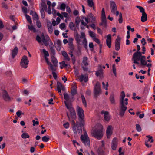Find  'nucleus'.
I'll return each instance as SVG.
<instances>
[{
	"label": "nucleus",
	"mask_w": 155,
	"mask_h": 155,
	"mask_svg": "<svg viewBox=\"0 0 155 155\" xmlns=\"http://www.w3.org/2000/svg\"><path fill=\"white\" fill-rule=\"evenodd\" d=\"M146 59V57L145 56L141 55V53L139 52H137L133 55L132 58V60L133 61L134 63L138 64L139 63L138 61L140 60L141 65H146L147 67L150 68L152 66V64L151 63L147 64Z\"/></svg>",
	"instance_id": "f257e3e1"
},
{
	"label": "nucleus",
	"mask_w": 155,
	"mask_h": 155,
	"mask_svg": "<svg viewBox=\"0 0 155 155\" xmlns=\"http://www.w3.org/2000/svg\"><path fill=\"white\" fill-rule=\"evenodd\" d=\"M146 59V57L145 56L141 55V53L139 52H137L133 55L132 58V60L133 61L134 63L138 64L139 63L138 61L140 60L141 65H146L147 67L150 68L152 66V64L151 63L147 64Z\"/></svg>",
	"instance_id": "f03ea898"
},
{
	"label": "nucleus",
	"mask_w": 155,
	"mask_h": 155,
	"mask_svg": "<svg viewBox=\"0 0 155 155\" xmlns=\"http://www.w3.org/2000/svg\"><path fill=\"white\" fill-rule=\"evenodd\" d=\"M126 95L124 92L122 91L120 94V115L123 116L127 109L126 106L128 104V99L125 98Z\"/></svg>",
	"instance_id": "7ed1b4c3"
},
{
	"label": "nucleus",
	"mask_w": 155,
	"mask_h": 155,
	"mask_svg": "<svg viewBox=\"0 0 155 155\" xmlns=\"http://www.w3.org/2000/svg\"><path fill=\"white\" fill-rule=\"evenodd\" d=\"M92 136L98 140L101 139L103 135V127L100 124H96L91 131Z\"/></svg>",
	"instance_id": "20e7f679"
},
{
	"label": "nucleus",
	"mask_w": 155,
	"mask_h": 155,
	"mask_svg": "<svg viewBox=\"0 0 155 155\" xmlns=\"http://www.w3.org/2000/svg\"><path fill=\"white\" fill-rule=\"evenodd\" d=\"M64 99L66 101L64 103L67 108L70 111V114L67 113L68 117L69 118L72 117L73 118H75L76 117V113L72 107L71 103L69 102V96L66 93H64Z\"/></svg>",
	"instance_id": "39448f33"
},
{
	"label": "nucleus",
	"mask_w": 155,
	"mask_h": 155,
	"mask_svg": "<svg viewBox=\"0 0 155 155\" xmlns=\"http://www.w3.org/2000/svg\"><path fill=\"white\" fill-rule=\"evenodd\" d=\"M69 120L71 121V124L73 126V130L74 133L75 134L78 133L79 134H81L82 132V125H83L84 124V122L83 124H79L78 122H77L75 124V122L74 120L76 118V117L75 118H73L72 117H71L70 118L68 117Z\"/></svg>",
	"instance_id": "423d86ee"
},
{
	"label": "nucleus",
	"mask_w": 155,
	"mask_h": 155,
	"mask_svg": "<svg viewBox=\"0 0 155 155\" xmlns=\"http://www.w3.org/2000/svg\"><path fill=\"white\" fill-rule=\"evenodd\" d=\"M43 52L44 54V58L47 64L49 66L51 70H55L54 68V66L49 61L48 57L49 56V54L48 52L45 49H43Z\"/></svg>",
	"instance_id": "0eeeda50"
},
{
	"label": "nucleus",
	"mask_w": 155,
	"mask_h": 155,
	"mask_svg": "<svg viewBox=\"0 0 155 155\" xmlns=\"http://www.w3.org/2000/svg\"><path fill=\"white\" fill-rule=\"evenodd\" d=\"M81 140L82 142L86 145L90 146V140L87 133L85 132L84 134L81 136Z\"/></svg>",
	"instance_id": "6e6552de"
},
{
	"label": "nucleus",
	"mask_w": 155,
	"mask_h": 155,
	"mask_svg": "<svg viewBox=\"0 0 155 155\" xmlns=\"http://www.w3.org/2000/svg\"><path fill=\"white\" fill-rule=\"evenodd\" d=\"M77 111L78 114L80 118V120L81 122L82 123V124H83L84 121L83 120L84 117V111L82 108H80L79 107H77Z\"/></svg>",
	"instance_id": "1a4fd4ad"
},
{
	"label": "nucleus",
	"mask_w": 155,
	"mask_h": 155,
	"mask_svg": "<svg viewBox=\"0 0 155 155\" xmlns=\"http://www.w3.org/2000/svg\"><path fill=\"white\" fill-rule=\"evenodd\" d=\"M104 144V141H101V145L98 149L97 151L99 155H106V153L105 151Z\"/></svg>",
	"instance_id": "9d476101"
},
{
	"label": "nucleus",
	"mask_w": 155,
	"mask_h": 155,
	"mask_svg": "<svg viewBox=\"0 0 155 155\" xmlns=\"http://www.w3.org/2000/svg\"><path fill=\"white\" fill-rule=\"evenodd\" d=\"M101 90L100 83L97 81L94 87V91L95 94L96 95H99L101 93Z\"/></svg>",
	"instance_id": "9b49d317"
},
{
	"label": "nucleus",
	"mask_w": 155,
	"mask_h": 155,
	"mask_svg": "<svg viewBox=\"0 0 155 155\" xmlns=\"http://www.w3.org/2000/svg\"><path fill=\"white\" fill-rule=\"evenodd\" d=\"M29 62V61L27 57L26 56H24L21 60L20 62V65L21 67L24 68H26L28 66V64Z\"/></svg>",
	"instance_id": "f8f14e48"
},
{
	"label": "nucleus",
	"mask_w": 155,
	"mask_h": 155,
	"mask_svg": "<svg viewBox=\"0 0 155 155\" xmlns=\"http://www.w3.org/2000/svg\"><path fill=\"white\" fill-rule=\"evenodd\" d=\"M110 7L111 12L114 14H116V16H118L119 15V12L117 11V8L115 2L113 1L110 2Z\"/></svg>",
	"instance_id": "ddd939ff"
},
{
	"label": "nucleus",
	"mask_w": 155,
	"mask_h": 155,
	"mask_svg": "<svg viewBox=\"0 0 155 155\" xmlns=\"http://www.w3.org/2000/svg\"><path fill=\"white\" fill-rule=\"evenodd\" d=\"M103 73L102 69V67L100 65L98 66V70L96 71V75L100 79H102L103 78Z\"/></svg>",
	"instance_id": "4468645a"
},
{
	"label": "nucleus",
	"mask_w": 155,
	"mask_h": 155,
	"mask_svg": "<svg viewBox=\"0 0 155 155\" xmlns=\"http://www.w3.org/2000/svg\"><path fill=\"white\" fill-rule=\"evenodd\" d=\"M101 19L102 21V25H105L106 23V18L104 8H103L102 10Z\"/></svg>",
	"instance_id": "2eb2a0df"
},
{
	"label": "nucleus",
	"mask_w": 155,
	"mask_h": 155,
	"mask_svg": "<svg viewBox=\"0 0 155 155\" xmlns=\"http://www.w3.org/2000/svg\"><path fill=\"white\" fill-rule=\"evenodd\" d=\"M113 130V127L111 125L108 126L107 127L106 133L107 136L108 138H109L112 134Z\"/></svg>",
	"instance_id": "dca6fc26"
},
{
	"label": "nucleus",
	"mask_w": 155,
	"mask_h": 155,
	"mask_svg": "<svg viewBox=\"0 0 155 155\" xmlns=\"http://www.w3.org/2000/svg\"><path fill=\"white\" fill-rule=\"evenodd\" d=\"M120 38L118 36L115 40V49L118 51L120 49Z\"/></svg>",
	"instance_id": "f3484780"
},
{
	"label": "nucleus",
	"mask_w": 155,
	"mask_h": 155,
	"mask_svg": "<svg viewBox=\"0 0 155 155\" xmlns=\"http://www.w3.org/2000/svg\"><path fill=\"white\" fill-rule=\"evenodd\" d=\"M118 144V140L116 138H114L112 140L111 144L112 149L113 150H115L117 147Z\"/></svg>",
	"instance_id": "a211bd4d"
},
{
	"label": "nucleus",
	"mask_w": 155,
	"mask_h": 155,
	"mask_svg": "<svg viewBox=\"0 0 155 155\" xmlns=\"http://www.w3.org/2000/svg\"><path fill=\"white\" fill-rule=\"evenodd\" d=\"M101 113L104 114V120L107 122L109 121L110 119L111 116L110 115L109 112L107 111H102Z\"/></svg>",
	"instance_id": "6ab92c4d"
},
{
	"label": "nucleus",
	"mask_w": 155,
	"mask_h": 155,
	"mask_svg": "<svg viewBox=\"0 0 155 155\" xmlns=\"http://www.w3.org/2000/svg\"><path fill=\"white\" fill-rule=\"evenodd\" d=\"M78 80L81 83H82L83 82H86L88 80L87 77L85 75L81 74L80 77H78Z\"/></svg>",
	"instance_id": "aec40b11"
},
{
	"label": "nucleus",
	"mask_w": 155,
	"mask_h": 155,
	"mask_svg": "<svg viewBox=\"0 0 155 155\" xmlns=\"http://www.w3.org/2000/svg\"><path fill=\"white\" fill-rule=\"evenodd\" d=\"M61 41L59 40H56L54 42L55 46L57 50L58 51H60L61 50Z\"/></svg>",
	"instance_id": "412c9836"
},
{
	"label": "nucleus",
	"mask_w": 155,
	"mask_h": 155,
	"mask_svg": "<svg viewBox=\"0 0 155 155\" xmlns=\"http://www.w3.org/2000/svg\"><path fill=\"white\" fill-rule=\"evenodd\" d=\"M111 42V37L110 34H108L107 37L106 44L109 48H110Z\"/></svg>",
	"instance_id": "4be33fe9"
},
{
	"label": "nucleus",
	"mask_w": 155,
	"mask_h": 155,
	"mask_svg": "<svg viewBox=\"0 0 155 155\" xmlns=\"http://www.w3.org/2000/svg\"><path fill=\"white\" fill-rule=\"evenodd\" d=\"M2 93L3 97L4 100L6 101H9L10 100V98L7 92L5 91H3Z\"/></svg>",
	"instance_id": "5701e85b"
},
{
	"label": "nucleus",
	"mask_w": 155,
	"mask_h": 155,
	"mask_svg": "<svg viewBox=\"0 0 155 155\" xmlns=\"http://www.w3.org/2000/svg\"><path fill=\"white\" fill-rule=\"evenodd\" d=\"M51 61L54 66H57L58 64L57 59L54 55L51 56Z\"/></svg>",
	"instance_id": "b1692460"
},
{
	"label": "nucleus",
	"mask_w": 155,
	"mask_h": 155,
	"mask_svg": "<svg viewBox=\"0 0 155 155\" xmlns=\"http://www.w3.org/2000/svg\"><path fill=\"white\" fill-rule=\"evenodd\" d=\"M74 36L75 39L78 43L80 45H81V44L80 39L81 37L76 31H75L74 32Z\"/></svg>",
	"instance_id": "393cba45"
},
{
	"label": "nucleus",
	"mask_w": 155,
	"mask_h": 155,
	"mask_svg": "<svg viewBox=\"0 0 155 155\" xmlns=\"http://www.w3.org/2000/svg\"><path fill=\"white\" fill-rule=\"evenodd\" d=\"M74 36L75 39L78 43L80 45H81V44L80 39L81 37L76 31H75L74 32Z\"/></svg>",
	"instance_id": "a878e982"
},
{
	"label": "nucleus",
	"mask_w": 155,
	"mask_h": 155,
	"mask_svg": "<svg viewBox=\"0 0 155 155\" xmlns=\"http://www.w3.org/2000/svg\"><path fill=\"white\" fill-rule=\"evenodd\" d=\"M87 2L88 6L90 7L93 8V10H94L95 8L93 0H87Z\"/></svg>",
	"instance_id": "bb28decb"
},
{
	"label": "nucleus",
	"mask_w": 155,
	"mask_h": 155,
	"mask_svg": "<svg viewBox=\"0 0 155 155\" xmlns=\"http://www.w3.org/2000/svg\"><path fill=\"white\" fill-rule=\"evenodd\" d=\"M48 30L50 34H51L53 32L51 22H48L47 23Z\"/></svg>",
	"instance_id": "cd10ccee"
},
{
	"label": "nucleus",
	"mask_w": 155,
	"mask_h": 155,
	"mask_svg": "<svg viewBox=\"0 0 155 155\" xmlns=\"http://www.w3.org/2000/svg\"><path fill=\"white\" fill-rule=\"evenodd\" d=\"M110 101V103L113 104H116L115 97L113 94H111L109 98Z\"/></svg>",
	"instance_id": "c85d7f7f"
},
{
	"label": "nucleus",
	"mask_w": 155,
	"mask_h": 155,
	"mask_svg": "<svg viewBox=\"0 0 155 155\" xmlns=\"http://www.w3.org/2000/svg\"><path fill=\"white\" fill-rule=\"evenodd\" d=\"M18 48L17 47H15L14 48L12 51V57L13 58L16 55L18 52Z\"/></svg>",
	"instance_id": "c756f323"
},
{
	"label": "nucleus",
	"mask_w": 155,
	"mask_h": 155,
	"mask_svg": "<svg viewBox=\"0 0 155 155\" xmlns=\"http://www.w3.org/2000/svg\"><path fill=\"white\" fill-rule=\"evenodd\" d=\"M61 52L63 56L64 57L65 60L68 61H69L70 60V58L66 52L64 51H61Z\"/></svg>",
	"instance_id": "7c9ffc66"
},
{
	"label": "nucleus",
	"mask_w": 155,
	"mask_h": 155,
	"mask_svg": "<svg viewBox=\"0 0 155 155\" xmlns=\"http://www.w3.org/2000/svg\"><path fill=\"white\" fill-rule=\"evenodd\" d=\"M147 19V17L146 14L145 13L142 14V16L141 18V21L143 22H144Z\"/></svg>",
	"instance_id": "2f4dec72"
},
{
	"label": "nucleus",
	"mask_w": 155,
	"mask_h": 155,
	"mask_svg": "<svg viewBox=\"0 0 155 155\" xmlns=\"http://www.w3.org/2000/svg\"><path fill=\"white\" fill-rule=\"evenodd\" d=\"M40 37L41 38V40H42V42L45 45H47L48 42L47 40L45 39L44 35L43 34H42L41 35Z\"/></svg>",
	"instance_id": "473e14b6"
},
{
	"label": "nucleus",
	"mask_w": 155,
	"mask_h": 155,
	"mask_svg": "<svg viewBox=\"0 0 155 155\" xmlns=\"http://www.w3.org/2000/svg\"><path fill=\"white\" fill-rule=\"evenodd\" d=\"M57 88H59L62 91H64L65 89L64 86L62 85L61 83L59 82H57Z\"/></svg>",
	"instance_id": "72a5a7b5"
},
{
	"label": "nucleus",
	"mask_w": 155,
	"mask_h": 155,
	"mask_svg": "<svg viewBox=\"0 0 155 155\" xmlns=\"http://www.w3.org/2000/svg\"><path fill=\"white\" fill-rule=\"evenodd\" d=\"M83 64L85 66L88 65V63L87 61V58L86 57H84L83 59Z\"/></svg>",
	"instance_id": "f704fd0d"
},
{
	"label": "nucleus",
	"mask_w": 155,
	"mask_h": 155,
	"mask_svg": "<svg viewBox=\"0 0 155 155\" xmlns=\"http://www.w3.org/2000/svg\"><path fill=\"white\" fill-rule=\"evenodd\" d=\"M49 140V136L48 135L45 136L42 138V140L44 142H47Z\"/></svg>",
	"instance_id": "c9c22d12"
},
{
	"label": "nucleus",
	"mask_w": 155,
	"mask_h": 155,
	"mask_svg": "<svg viewBox=\"0 0 155 155\" xmlns=\"http://www.w3.org/2000/svg\"><path fill=\"white\" fill-rule=\"evenodd\" d=\"M31 25H28V29L31 31H32L34 32H35L36 31V29L33 26V25H32V24Z\"/></svg>",
	"instance_id": "e433bc0d"
},
{
	"label": "nucleus",
	"mask_w": 155,
	"mask_h": 155,
	"mask_svg": "<svg viewBox=\"0 0 155 155\" xmlns=\"http://www.w3.org/2000/svg\"><path fill=\"white\" fill-rule=\"evenodd\" d=\"M21 137L23 139H25L26 138H29V136L28 134L26 133H23L21 135Z\"/></svg>",
	"instance_id": "4c0bfd02"
},
{
	"label": "nucleus",
	"mask_w": 155,
	"mask_h": 155,
	"mask_svg": "<svg viewBox=\"0 0 155 155\" xmlns=\"http://www.w3.org/2000/svg\"><path fill=\"white\" fill-rule=\"evenodd\" d=\"M81 19L79 17H78L75 18V23L77 25H78L80 23L81 21Z\"/></svg>",
	"instance_id": "58836bf2"
},
{
	"label": "nucleus",
	"mask_w": 155,
	"mask_h": 155,
	"mask_svg": "<svg viewBox=\"0 0 155 155\" xmlns=\"http://www.w3.org/2000/svg\"><path fill=\"white\" fill-rule=\"evenodd\" d=\"M76 87L75 85L73 87V88L71 90V94L72 95H74L76 94Z\"/></svg>",
	"instance_id": "ea45409f"
},
{
	"label": "nucleus",
	"mask_w": 155,
	"mask_h": 155,
	"mask_svg": "<svg viewBox=\"0 0 155 155\" xmlns=\"http://www.w3.org/2000/svg\"><path fill=\"white\" fill-rule=\"evenodd\" d=\"M59 64L61 65L60 67L61 69H62L63 68L67 66V64H66L64 61H63L61 62H60Z\"/></svg>",
	"instance_id": "a19ab883"
},
{
	"label": "nucleus",
	"mask_w": 155,
	"mask_h": 155,
	"mask_svg": "<svg viewBox=\"0 0 155 155\" xmlns=\"http://www.w3.org/2000/svg\"><path fill=\"white\" fill-rule=\"evenodd\" d=\"M74 24L72 22H70L69 25V28L72 30H74L75 29Z\"/></svg>",
	"instance_id": "79ce46f5"
},
{
	"label": "nucleus",
	"mask_w": 155,
	"mask_h": 155,
	"mask_svg": "<svg viewBox=\"0 0 155 155\" xmlns=\"http://www.w3.org/2000/svg\"><path fill=\"white\" fill-rule=\"evenodd\" d=\"M146 137L149 138L148 140L147 141H148V142L150 143H153V139L152 137L150 135H147L146 136Z\"/></svg>",
	"instance_id": "37998d69"
},
{
	"label": "nucleus",
	"mask_w": 155,
	"mask_h": 155,
	"mask_svg": "<svg viewBox=\"0 0 155 155\" xmlns=\"http://www.w3.org/2000/svg\"><path fill=\"white\" fill-rule=\"evenodd\" d=\"M88 32L90 36L91 37L93 38L96 37L95 34L93 31H89Z\"/></svg>",
	"instance_id": "c03bdc74"
},
{
	"label": "nucleus",
	"mask_w": 155,
	"mask_h": 155,
	"mask_svg": "<svg viewBox=\"0 0 155 155\" xmlns=\"http://www.w3.org/2000/svg\"><path fill=\"white\" fill-rule=\"evenodd\" d=\"M60 28L62 30H64L65 29L66 25L64 23H62L59 25Z\"/></svg>",
	"instance_id": "a18cd8bd"
},
{
	"label": "nucleus",
	"mask_w": 155,
	"mask_h": 155,
	"mask_svg": "<svg viewBox=\"0 0 155 155\" xmlns=\"http://www.w3.org/2000/svg\"><path fill=\"white\" fill-rule=\"evenodd\" d=\"M136 7L140 10V11L142 13V14L145 13L144 9L142 7L139 6H137Z\"/></svg>",
	"instance_id": "49530a36"
},
{
	"label": "nucleus",
	"mask_w": 155,
	"mask_h": 155,
	"mask_svg": "<svg viewBox=\"0 0 155 155\" xmlns=\"http://www.w3.org/2000/svg\"><path fill=\"white\" fill-rule=\"evenodd\" d=\"M32 16L33 19L35 20H36L37 21L38 20V17L37 15L36 14V13L35 12L33 13V12H32Z\"/></svg>",
	"instance_id": "de8ad7c7"
},
{
	"label": "nucleus",
	"mask_w": 155,
	"mask_h": 155,
	"mask_svg": "<svg viewBox=\"0 0 155 155\" xmlns=\"http://www.w3.org/2000/svg\"><path fill=\"white\" fill-rule=\"evenodd\" d=\"M136 130L137 131L139 132L141 131L142 129L140 125L138 124H136Z\"/></svg>",
	"instance_id": "09e8293b"
},
{
	"label": "nucleus",
	"mask_w": 155,
	"mask_h": 155,
	"mask_svg": "<svg viewBox=\"0 0 155 155\" xmlns=\"http://www.w3.org/2000/svg\"><path fill=\"white\" fill-rule=\"evenodd\" d=\"M25 16L27 20L29 22L30 24H32V21L30 16L27 15H26Z\"/></svg>",
	"instance_id": "8fccbe9b"
},
{
	"label": "nucleus",
	"mask_w": 155,
	"mask_h": 155,
	"mask_svg": "<svg viewBox=\"0 0 155 155\" xmlns=\"http://www.w3.org/2000/svg\"><path fill=\"white\" fill-rule=\"evenodd\" d=\"M89 16L91 18L92 22H93L95 21V17L92 13H90L89 15Z\"/></svg>",
	"instance_id": "3c124183"
},
{
	"label": "nucleus",
	"mask_w": 155,
	"mask_h": 155,
	"mask_svg": "<svg viewBox=\"0 0 155 155\" xmlns=\"http://www.w3.org/2000/svg\"><path fill=\"white\" fill-rule=\"evenodd\" d=\"M81 99L82 100V103L84 104V105L85 106H86V103L85 101V98L84 97L83 95H82L81 96Z\"/></svg>",
	"instance_id": "603ef678"
},
{
	"label": "nucleus",
	"mask_w": 155,
	"mask_h": 155,
	"mask_svg": "<svg viewBox=\"0 0 155 155\" xmlns=\"http://www.w3.org/2000/svg\"><path fill=\"white\" fill-rule=\"evenodd\" d=\"M81 44H83L85 46H87V41L86 39V38H83V41L82 42H81Z\"/></svg>",
	"instance_id": "864d4df0"
},
{
	"label": "nucleus",
	"mask_w": 155,
	"mask_h": 155,
	"mask_svg": "<svg viewBox=\"0 0 155 155\" xmlns=\"http://www.w3.org/2000/svg\"><path fill=\"white\" fill-rule=\"evenodd\" d=\"M66 8V5L64 3H62L60 5V9L64 10Z\"/></svg>",
	"instance_id": "5fc2aeb1"
},
{
	"label": "nucleus",
	"mask_w": 155,
	"mask_h": 155,
	"mask_svg": "<svg viewBox=\"0 0 155 155\" xmlns=\"http://www.w3.org/2000/svg\"><path fill=\"white\" fill-rule=\"evenodd\" d=\"M113 72L115 76L117 75L116 68L115 66L113 65L112 66Z\"/></svg>",
	"instance_id": "6e6d98bb"
},
{
	"label": "nucleus",
	"mask_w": 155,
	"mask_h": 155,
	"mask_svg": "<svg viewBox=\"0 0 155 155\" xmlns=\"http://www.w3.org/2000/svg\"><path fill=\"white\" fill-rule=\"evenodd\" d=\"M36 39L38 43L42 42V40H41V39L40 36L39 35H37L36 38Z\"/></svg>",
	"instance_id": "4d7b16f0"
},
{
	"label": "nucleus",
	"mask_w": 155,
	"mask_h": 155,
	"mask_svg": "<svg viewBox=\"0 0 155 155\" xmlns=\"http://www.w3.org/2000/svg\"><path fill=\"white\" fill-rule=\"evenodd\" d=\"M54 68L55 69V70H51L50 68V69L52 71V74L54 77V78L56 79L57 78L56 74V73L54 72V71H56V69L54 67Z\"/></svg>",
	"instance_id": "13d9d810"
},
{
	"label": "nucleus",
	"mask_w": 155,
	"mask_h": 155,
	"mask_svg": "<svg viewBox=\"0 0 155 155\" xmlns=\"http://www.w3.org/2000/svg\"><path fill=\"white\" fill-rule=\"evenodd\" d=\"M119 21L120 23H121L123 22V18L122 14L120 13L119 15Z\"/></svg>",
	"instance_id": "bf43d9fd"
},
{
	"label": "nucleus",
	"mask_w": 155,
	"mask_h": 155,
	"mask_svg": "<svg viewBox=\"0 0 155 155\" xmlns=\"http://www.w3.org/2000/svg\"><path fill=\"white\" fill-rule=\"evenodd\" d=\"M40 12H41V18H44L45 17V12L44 11V10L43 9V8H42Z\"/></svg>",
	"instance_id": "052dcab7"
},
{
	"label": "nucleus",
	"mask_w": 155,
	"mask_h": 155,
	"mask_svg": "<svg viewBox=\"0 0 155 155\" xmlns=\"http://www.w3.org/2000/svg\"><path fill=\"white\" fill-rule=\"evenodd\" d=\"M36 25L39 28H40L41 27V24L40 22L38 20L37 21H36Z\"/></svg>",
	"instance_id": "680f3d73"
},
{
	"label": "nucleus",
	"mask_w": 155,
	"mask_h": 155,
	"mask_svg": "<svg viewBox=\"0 0 155 155\" xmlns=\"http://www.w3.org/2000/svg\"><path fill=\"white\" fill-rule=\"evenodd\" d=\"M93 39L94 41L95 42L97 43L98 44H99L100 43V41L97 38H96V37L94 38H93Z\"/></svg>",
	"instance_id": "e2e57ef3"
},
{
	"label": "nucleus",
	"mask_w": 155,
	"mask_h": 155,
	"mask_svg": "<svg viewBox=\"0 0 155 155\" xmlns=\"http://www.w3.org/2000/svg\"><path fill=\"white\" fill-rule=\"evenodd\" d=\"M61 14L63 15L64 17L68 18V14L65 12H63L61 13Z\"/></svg>",
	"instance_id": "0e129e2a"
},
{
	"label": "nucleus",
	"mask_w": 155,
	"mask_h": 155,
	"mask_svg": "<svg viewBox=\"0 0 155 155\" xmlns=\"http://www.w3.org/2000/svg\"><path fill=\"white\" fill-rule=\"evenodd\" d=\"M57 16L59 17L61 19H63L64 16L62 14H60L59 13H57Z\"/></svg>",
	"instance_id": "69168bd1"
},
{
	"label": "nucleus",
	"mask_w": 155,
	"mask_h": 155,
	"mask_svg": "<svg viewBox=\"0 0 155 155\" xmlns=\"http://www.w3.org/2000/svg\"><path fill=\"white\" fill-rule=\"evenodd\" d=\"M33 122V126H35L36 125H38V124H39V122L38 121H35V120H32Z\"/></svg>",
	"instance_id": "338daca9"
},
{
	"label": "nucleus",
	"mask_w": 155,
	"mask_h": 155,
	"mask_svg": "<svg viewBox=\"0 0 155 155\" xmlns=\"http://www.w3.org/2000/svg\"><path fill=\"white\" fill-rule=\"evenodd\" d=\"M122 150L121 148L120 147L119 149V155H124V153L123 152H121Z\"/></svg>",
	"instance_id": "774afa93"
}]
</instances>
